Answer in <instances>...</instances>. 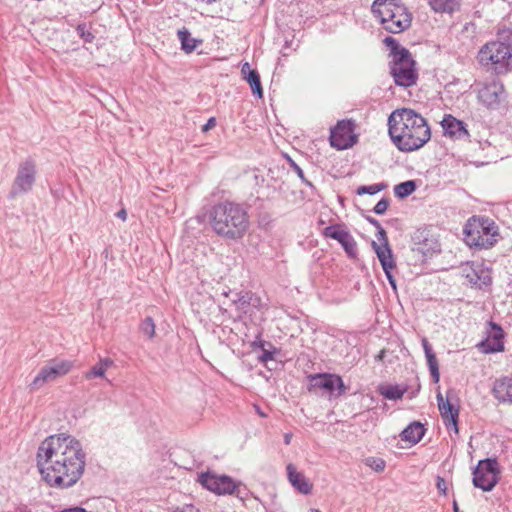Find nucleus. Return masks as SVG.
<instances>
[{"label":"nucleus","instance_id":"1","mask_svg":"<svg viewBox=\"0 0 512 512\" xmlns=\"http://www.w3.org/2000/svg\"><path fill=\"white\" fill-rule=\"evenodd\" d=\"M36 461L43 480L50 487L68 489L82 478L86 453L79 440L61 433L50 435L41 442Z\"/></svg>","mask_w":512,"mask_h":512},{"label":"nucleus","instance_id":"2","mask_svg":"<svg viewBox=\"0 0 512 512\" xmlns=\"http://www.w3.org/2000/svg\"><path fill=\"white\" fill-rule=\"evenodd\" d=\"M388 133L397 149L405 153L422 148L431 138L426 119L409 108L396 109L390 114Z\"/></svg>","mask_w":512,"mask_h":512},{"label":"nucleus","instance_id":"3","mask_svg":"<svg viewBox=\"0 0 512 512\" xmlns=\"http://www.w3.org/2000/svg\"><path fill=\"white\" fill-rule=\"evenodd\" d=\"M212 231L225 240H239L247 233L250 220L247 209L236 202L223 201L207 212Z\"/></svg>","mask_w":512,"mask_h":512},{"label":"nucleus","instance_id":"4","mask_svg":"<svg viewBox=\"0 0 512 512\" xmlns=\"http://www.w3.org/2000/svg\"><path fill=\"white\" fill-rule=\"evenodd\" d=\"M476 59L483 68L497 75L511 71L512 30H500L495 40L487 42L479 49Z\"/></svg>","mask_w":512,"mask_h":512},{"label":"nucleus","instance_id":"5","mask_svg":"<svg viewBox=\"0 0 512 512\" xmlns=\"http://www.w3.org/2000/svg\"><path fill=\"white\" fill-rule=\"evenodd\" d=\"M464 235L469 246L488 249L497 242L498 226L488 217L473 216L464 227Z\"/></svg>","mask_w":512,"mask_h":512},{"label":"nucleus","instance_id":"6","mask_svg":"<svg viewBox=\"0 0 512 512\" xmlns=\"http://www.w3.org/2000/svg\"><path fill=\"white\" fill-rule=\"evenodd\" d=\"M372 12L379 18L384 29L390 33H400L411 24V17L406 8L387 0H375Z\"/></svg>","mask_w":512,"mask_h":512},{"label":"nucleus","instance_id":"7","mask_svg":"<svg viewBox=\"0 0 512 512\" xmlns=\"http://www.w3.org/2000/svg\"><path fill=\"white\" fill-rule=\"evenodd\" d=\"M390 74L396 85L410 87L416 84L418 74L415 69V61L407 49L396 52L389 62Z\"/></svg>","mask_w":512,"mask_h":512},{"label":"nucleus","instance_id":"8","mask_svg":"<svg viewBox=\"0 0 512 512\" xmlns=\"http://www.w3.org/2000/svg\"><path fill=\"white\" fill-rule=\"evenodd\" d=\"M499 465L496 459L480 460L473 470V485L483 491H491L499 480Z\"/></svg>","mask_w":512,"mask_h":512},{"label":"nucleus","instance_id":"9","mask_svg":"<svg viewBox=\"0 0 512 512\" xmlns=\"http://www.w3.org/2000/svg\"><path fill=\"white\" fill-rule=\"evenodd\" d=\"M309 381L308 390L317 393L322 391L328 396H340L345 393L346 387L342 378L337 374L318 373L310 374L307 377Z\"/></svg>","mask_w":512,"mask_h":512},{"label":"nucleus","instance_id":"10","mask_svg":"<svg viewBox=\"0 0 512 512\" xmlns=\"http://www.w3.org/2000/svg\"><path fill=\"white\" fill-rule=\"evenodd\" d=\"M198 481L204 488L217 495H236L240 497V483H236L227 475L205 472L199 475Z\"/></svg>","mask_w":512,"mask_h":512},{"label":"nucleus","instance_id":"11","mask_svg":"<svg viewBox=\"0 0 512 512\" xmlns=\"http://www.w3.org/2000/svg\"><path fill=\"white\" fill-rule=\"evenodd\" d=\"M73 367L69 360L53 359L47 365L42 367L36 377L30 384L31 389L37 390L48 382L55 381L57 378L68 374Z\"/></svg>","mask_w":512,"mask_h":512},{"label":"nucleus","instance_id":"12","mask_svg":"<svg viewBox=\"0 0 512 512\" xmlns=\"http://www.w3.org/2000/svg\"><path fill=\"white\" fill-rule=\"evenodd\" d=\"M355 127V122L351 119L338 121L336 126L331 129L330 145L338 150L351 148L358 140Z\"/></svg>","mask_w":512,"mask_h":512},{"label":"nucleus","instance_id":"13","mask_svg":"<svg viewBox=\"0 0 512 512\" xmlns=\"http://www.w3.org/2000/svg\"><path fill=\"white\" fill-rule=\"evenodd\" d=\"M35 174L36 169L32 161L27 160L21 163L10 191V196L15 197L18 194L30 191L35 182Z\"/></svg>","mask_w":512,"mask_h":512},{"label":"nucleus","instance_id":"14","mask_svg":"<svg viewBox=\"0 0 512 512\" xmlns=\"http://www.w3.org/2000/svg\"><path fill=\"white\" fill-rule=\"evenodd\" d=\"M323 235L327 238L337 240L349 257L357 254L356 241L352 235L339 225H331L324 229Z\"/></svg>","mask_w":512,"mask_h":512},{"label":"nucleus","instance_id":"15","mask_svg":"<svg viewBox=\"0 0 512 512\" xmlns=\"http://www.w3.org/2000/svg\"><path fill=\"white\" fill-rule=\"evenodd\" d=\"M490 330L488 331L485 340L479 343V348L483 353H496L504 350V332L503 329L496 323H489Z\"/></svg>","mask_w":512,"mask_h":512},{"label":"nucleus","instance_id":"16","mask_svg":"<svg viewBox=\"0 0 512 512\" xmlns=\"http://www.w3.org/2000/svg\"><path fill=\"white\" fill-rule=\"evenodd\" d=\"M504 93V86L502 83L492 81L484 85L478 92L479 100L487 107H496L501 100Z\"/></svg>","mask_w":512,"mask_h":512},{"label":"nucleus","instance_id":"17","mask_svg":"<svg viewBox=\"0 0 512 512\" xmlns=\"http://www.w3.org/2000/svg\"><path fill=\"white\" fill-rule=\"evenodd\" d=\"M441 126L444 134L452 139H464L469 136L465 123L450 114L444 116Z\"/></svg>","mask_w":512,"mask_h":512},{"label":"nucleus","instance_id":"18","mask_svg":"<svg viewBox=\"0 0 512 512\" xmlns=\"http://www.w3.org/2000/svg\"><path fill=\"white\" fill-rule=\"evenodd\" d=\"M437 402L441 417L447 428L449 429L451 426L455 433H458V408H455L454 405L449 402V400H444L441 393L437 394Z\"/></svg>","mask_w":512,"mask_h":512},{"label":"nucleus","instance_id":"19","mask_svg":"<svg viewBox=\"0 0 512 512\" xmlns=\"http://www.w3.org/2000/svg\"><path fill=\"white\" fill-rule=\"evenodd\" d=\"M492 394L500 403L512 404V377L503 376L493 383Z\"/></svg>","mask_w":512,"mask_h":512},{"label":"nucleus","instance_id":"20","mask_svg":"<svg viewBox=\"0 0 512 512\" xmlns=\"http://www.w3.org/2000/svg\"><path fill=\"white\" fill-rule=\"evenodd\" d=\"M377 251V257L381 263L387 280L394 291L397 290L396 280L392 274V270L396 267L392 250L390 247H382Z\"/></svg>","mask_w":512,"mask_h":512},{"label":"nucleus","instance_id":"21","mask_svg":"<svg viewBox=\"0 0 512 512\" xmlns=\"http://www.w3.org/2000/svg\"><path fill=\"white\" fill-rule=\"evenodd\" d=\"M288 480L291 485L302 494H309L312 490V484L300 472H298L293 464L287 466Z\"/></svg>","mask_w":512,"mask_h":512},{"label":"nucleus","instance_id":"22","mask_svg":"<svg viewBox=\"0 0 512 512\" xmlns=\"http://www.w3.org/2000/svg\"><path fill=\"white\" fill-rule=\"evenodd\" d=\"M426 428L418 421L410 423L400 434L403 441L409 442L411 445L419 443L424 437Z\"/></svg>","mask_w":512,"mask_h":512},{"label":"nucleus","instance_id":"23","mask_svg":"<svg viewBox=\"0 0 512 512\" xmlns=\"http://www.w3.org/2000/svg\"><path fill=\"white\" fill-rule=\"evenodd\" d=\"M421 342L433 382L438 383L440 380V372L436 355L426 338H422Z\"/></svg>","mask_w":512,"mask_h":512},{"label":"nucleus","instance_id":"24","mask_svg":"<svg viewBox=\"0 0 512 512\" xmlns=\"http://www.w3.org/2000/svg\"><path fill=\"white\" fill-rule=\"evenodd\" d=\"M464 272L466 279L472 285L482 287L483 285L486 286L491 283V277L489 276L488 272L484 271V269L480 267H469L465 269Z\"/></svg>","mask_w":512,"mask_h":512},{"label":"nucleus","instance_id":"25","mask_svg":"<svg viewBox=\"0 0 512 512\" xmlns=\"http://www.w3.org/2000/svg\"><path fill=\"white\" fill-rule=\"evenodd\" d=\"M114 365V361L110 358H100L98 363L84 373V378L91 380L94 378H104L109 368Z\"/></svg>","mask_w":512,"mask_h":512},{"label":"nucleus","instance_id":"26","mask_svg":"<svg viewBox=\"0 0 512 512\" xmlns=\"http://www.w3.org/2000/svg\"><path fill=\"white\" fill-rule=\"evenodd\" d=\"M224 296L229 297L232 295L231 301L237 307L238 310L246 313L247 308L251 305V292H224Z\"/></svg>","mask_w":512,"mask_h":512},{"label":"nucleus","instance_id":"27","mask_svg":"<svg viewBox=\"0 0 512 512\" xmlns=\"http://www.w3.org/2000/svg\"><path fill=\"white\" fill-rule=\"evenodd\" d=\"M430 7L437 13H453L460 7L459 0H428Z\"/></svg>","mask_w":512,"mask_h":512},{"label":"nucleus","instance_id":"28","mask_svg":"<svg viewBox=\"0 0 512 512\" xmlns=\"http://www.w3.org/2000/svg\"><path fill=\"white\" fill-rule=\"evenodd\" d=\"M177 35L185 52L190 53L196 49L197 40L191 37L190 32L186 28L179 30Z\"/></svg>","mask_w":512,"mask_h":512},{"label":"nucleus","instance_id":"29","mask_svg":"<svg viewBox=\"0 0 512 512\" xmlns=\"http://www.w3.org/2000/svg\"><path fill=\"white\" fill-rule=\"evenodd\" d=\"M244 79L250 84L251 90L254 95L258 98L263 97V90L261 86L260 76L256 70L249 71L248 75Z\"/></svg>","mask_w":512,"mask_h":512},{"label":"nucleus","instance_id":"30","mask_svg":"<svg viewBox=\"0 0 512 512\" xmlns=\"http://www.w3.org/2000/svg\"><path fill=\"white\" fill-rule=\"evenodd\" d=\"M416 190V182L414 180H408L401 182L394 187L395 195L400 198H406Z\"/></svg>","mask_w":512,"mask_h":512},{"label":"nucleus","instance_id":"31","mask_svg":"<svg viewBox=\"0 0 512 512\" xmlns=\"http://www.w3.org/2000/svg\"><path fill=\"white\" fill-rule=\"evenodd\" d=\"M379 393L386 399L389 400H398L401 399L405 393V389L400 388L399 386H381L379 388Z\"/></svg>","mask_w":512,"mask_h":512},{"label":"nucleus","instance_id":"32","mask_svg":"<svg viewBox=\"0 0 512 512\" xmlns=\"http://www.w3.org/2000/svg\"><path fill=\"white\" fill-rule=\"evenodd\" d=\"M387 187V184L381 182V183H376V184H372V185H369V186H359L356 190V193L357 195H374V194H377L379 193L380 191L384 190L385 188Z\"/></svg>","mask_w":512,"mask_h":512},{"label":"nucleus","instance_id":"33","mask_svg":"<svg viewBox=\"0 0 512 512\" xmlns=\"http://www.w3.org/2000/svg\"><path fill=\"white\" fill-rule=\"evenodd\" d=\"M376 238H377L378 242H380V244H378L375 241L372 242V247H373V249H374L376 254H377V251H380L379 250L380 248H382V247H390L389 242H388V238H387V235H386V231L384 230V228L382 226L377 229Z\"/></svg>","mask_w":512,"mask_h":512},{"label":"nucleus","instance_id":"34","mask_svg":"<svg viewBox=\"0 0 512 512\" xmlns=\"http://www.w3.org/2000/svg\"><path fill=\"white\" fill-rule=\"evenodd\" d=\"M140 331L148 338L152 339L155 335V323L151 317H146L140 324Z\"/></svg>","mask_w":512,"mask_h":512},{"label":"nucleus","instance_id":"35","mask_svg":"<svg viewBox=\"0 0 512 512\" xmlns=\"http://www.w3.org/2000/svg\"><path fill=\"white\" fill-rule=\"evenodd\" d=\"M288 163L290 165V168L298 175V177L301 179V181L309 187L311 190H315V186L305 178L303 170L300 168V166L289 156H287Z\"/></svg>","mask_w":512,"mask_h":512},{"label":"nucleus","instance_id":"36","mask_svg":"<svg viewBox=\"0 0 512 512\" xmlns=\"http://www.w3.org/2000/svg\"><path fill=\"white\" fill-rule=\"evenodd\" d=\"M365 465L376 472H382L385 469L386 463L381 458L368 457L365 459Z\"/></svg>","mask_w":512,"mask_h":512},{"label":"nucleus","instance_id":"37","mask_svg":"<svg viewBox=\"0 0 512 512\" xmlns=\"http://www.w3.org/2000/svg\"><path fill=\"white\" fill-rule=\"evenodd\" d=\"M384 44L390 48V57L391 59H393V56L395 55L396 52H399L401 51L402 49H405L404 47H401L399 45V43L397 42V40L391 36H388L386 37L384 40H383Z\"/></svg>","mask_w":512,"mask_h":512},{"label":"nucleus","instance_id":"38","mask_svg":"<svg viewBox=\"0 0 512 512\" xmlns=\"http://www.w3.org/2000/svg\"><path fill=\"white\" fill-rule=\"evenodd\" d=\"M76 31L81 39H83L87 43H91L94 39V35L86 29L85 24H79L76 28Z\"/></svg>","mask_w":512,"mask_h":512},{"label":"nucleus","instance_id":"39","mask_svg":"<svg viewBox=\"0 0 512 512\" xmlns=\"http://www.w3.org/2000/svg\"><path fill=\"white\" fill-rule=\"evenodd\" d=\"M389 206V200L386 198H382L378 203L374 206L373 211L378 214L382 215L387 211V208Z\"/></svg>","mask_w":512,"mask_h":512},{"label":"nucleus","instance_id":"40","mask_svg":"<svg viewBox=\"0 0 512 512\" xmlns=\"http://www.w3.org/2000/svg\"><path fill=\"white\" fill-rule=\"evenodd\" d=\"M265 344H266V342H264V341H260V344H259V347H261L263 350L262 354L259 357L261 362H267V361L273 359V353L269 350L264 349Z\"/></svg>","mask_w":512,"mask_h":512},{"label":"nucleus","instance_id":"41","mask_svg":"<svg viewBox=\"0 0 512 512\" xmlns=\"http://www.w3.org/2000/svg\"><path fill=\"white\" fill-rule=\"evenodd\" d=\"M436 487L442 495L447 494V484L443 477L438 476L436 479Z\"/></svg>","mask_w":512,"mask_h":512},{"label":"nucleus","instance_id":"42","mask_svg":"<svg viewBox=\"0 0 512 512\" xmlns=\"http://www.w3.org/2000/svg\"><path fill=\"white\" fill-rule=\"evenodd\" d=\"M216 126L215 117H210L207 122L202 126V132L206 133L209 130L213 129Z\"/></svg>","mask_w":512,"mask_h":512},{"label":"nucleus","instance_id":"43","mask_svg":"<svg viewBox=\"0 0 512 512\" xmlns=\"http://www.w3.org/2000/svg\"><path fill=\"white\" fill-rule=\"evenodd\" d=\"M261 306V299L260 297L256 296L251 292V305L250 307H260Z\"/></svg>","mask_w":512,"mask_h":512},{"label":"nucleus","instance_id":"44","mask_svg":"<svg viewBox=\"0 0 512 512\" xmlns=\"http://www.w3.org/2000/svg\"><path fill=\"white\" fill-rule=\"evenodd\" d=\"M366 220H367L371 225H373L376 229H378V228H380V227H381L380 222H379L377 219H375V218H373V217H371V216H367V217H366Z\"/></svg>","mask_w":512,"mask_h":512},{"label":"nucleus","instance_id":"45","mask_svg":"<svg viewBox=\"0 0 512 512\" xmlns=\"http://www.w3.org/2000/svg\"><path fill=\"white\" fill-rule=\"evenodd\" d=\"M251 70H252V69H251V67H250L249 63H247V62H246V63H244V64L242 65V68H241V73L243 74V77L247 76V75H248V73H249V71H251Z\"/></svg>","mask_w":512,"mask_h":512},{"label":"nucleus","instance_id":"46","mask_svg":"<svg viewBox=\"0 0 512 512\" xmlns=\"http://www.w3.org/2000/svg\"><path fill=\"white\" fill-rule=\"evenodd\" d=\"M116 217H117V218H120V219H121V220H123V221H125V220H126V218H127V212H126V210L123 208V209H121L120 211H118V212L116 213Z\"/></svg>","mask_w":512,"mask_h":512},{"label":"nucleus","instance_id":"47","mask_svg":"<svg viewBox=\"0 0 512 512\" xmlns=\"http://www.w3.org/2000/svg\"><path fill=\"white\" fill-rule=\"evenodd\" d=\"M291 439H292V434L291 433H286L284 435V443L286 445H289L291 443Z\"/></svg>","mask_w":512,"mask_h":512},{"label":"nucleus","instance_id":"48","mask_svg":"<svg viewBox=\"0 0 512 512\" xmlns=\"http://www.w3.org/2000/svg\"><path fill=\"white\" fill-rule=\"evenodd\" d=\"M453 512H460V511H459V507H458V505H457V502H456L455 500H454V502H453Z\"/></svg>","mask_w":512,"mask_h":512},{"label":"nucleus","instance_id":"49","mask_svg":"<svg viewBox=\"0 0 512 512\" xmlns=\"http://www.w3.org/2000/svg\"><path fill=\"white\" fill-rule=\"evenodd\" d=\"M187 512H198V510H196L193 506H188Z\"/></svg>","mask_w":512,"mask_h":512},{"label":"nucleus","instance_id":"50","mask_svg":"<svg viewBox=\"0 0 512 512\" xmlns=\"http://www.w3.org/2000/svg\"><path fill=\"white\" fill-rule=\"evenodd\" d=\"M383 355H384V351H381V352H380V354H379V356H378V358H379V359H382V358H383Z\"/></svg>","mask_w":512,"mask_h":512},{"label":"nucleus","instance_id":"51","mask_svg":"<svg viewBox=\"0 0 512 512\" xmlns=\"http://www.w3.org/2000/svg\"><path fill=\"white\" fill-rule=\"evenodd\" d=\"M310 512H321L319 509H311Z\"/></svg>","mask_w":512,"mask_h":512}]
</instances>
